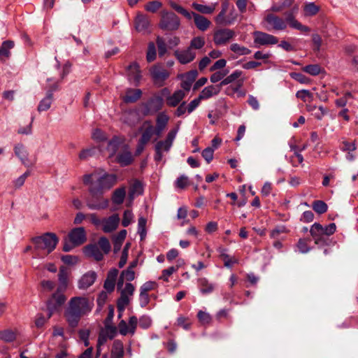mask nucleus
I'll list each match as a JSON object with an SVG mask.
<instances>
[{"mask_svg": "<svg viewBox=\"0 0 358 358\" xmlns=\"http://www.w3.org/2000/svg\"><path fill=\"white\" fill-rule=\"evenodd\" d=\"M127 73L128 80L131 83L135 86L139 85L142 75L138 63L133 62L130 64L127 68Z\"/></svg>", "mask_w": 358, "mask_h": 358, "instance_id": "nucleus-10", "label": "nucleus"}, {"mask_svg": "<svg viewBox=\"0 0 358 358\" xmlns=\"http://www.w3.org/2000/svg\"><path fill=\"white\" fill-rule=\"evenodd\" d=\"M123 355V343L120 341H115L111 350V358H122Z\"/></svg>", "mask_w": 358, "mask_h": 358, "instance_id": "nucleus-36", "label": "nucleus"}, {"mask_svg": "<svg viewBox=\"0 0 358 358\" xmlns=\"http://www.w3.org/2000/svg\"><path fill=\"white\" fill-rule=\"evenodd\" d=\"M85 255L94 259L96 261H101L103 258V253L100 250L96 244H90L84 248Z\"/></svg>", "mask_w": 358, "mask_h": 358, "instance_id": "nucleus-21", "label": "nucleus"}, {"mask_svg": "<svg viewBox=\"0 0 358 358\" xmlns=\"http://www.w3.org/2000/svg\"><path fill=\"white\" fill-rule=\"evenodd\" d=\"M147 220L143 217H140L138 220V234L140 236L141 240H143L147 234L146 231Z\"/></svg>", "mask_w": 358, "mask_h": 358, "instance_id": "nucleus-45", "label": "nucleus"}, {"mask_svg": "<svg viewBox=\"0 0 358 358\" xmlns=\"http://www.w3.org/2000/svg\"><path fill=\"white\" fill-rule=\"evenodd\" d=\"M313 209L318 214H323L327 212L328 206L326 203L322 200H316L312 203Z\"/></svg>", "mask_w": 358, "mask_h": 358, "instance_id": "nucleus-44", "label": "nucleus"}, {"mask_svg": "<svg viewBox=\"0 0 358 358\" xmlns=\"http://www.w3.org/2000/svg\"><path fill=\"white\" fill-rule=\"evenodd\" d=\"M254 37V43L259 45H274L278 42L277 37L265 32L255 31Z\"/></svg>", "mask_w": 358, "mask_h": 358, "instance_id": "nucleus-11", "label": "nucleus"}, {"mask_svg": "<svg viewBox=\"0 0 358 358\" xmlns=\"http://www.w3.org/2000/svg\"><path fill=\"white\" fill-rule=\"evenodd\" d=\"M162 4L159 1H152L148 2L145 6V9L147 11L151 12V13H155L157 10H159L162 7Z\"/></svg>", "mask_w": 358, "mask_h": 358, "instance_id": "nucleus-55", "label": "nucleus"}, {"mask_svg": "<svg viewBox=\"0 0 358 358\" xmlns=\"http://www.w3.org/2000/svg\"><path fill=\"white\" fill-rule=\"evenodd\" d=\"M134 218V215L132 212L129 210H127L124 212L123 214V218L122 220V224L123 227H128L131 223Z\"/></svg>", "mask_w": 358, "mask_h": 358, "instance_id": "nucleus-58", "label": "nucleus"}, {"mask_svg": "<svg viewBox=\"0 0 358 358\" xmlns=\"http://www.w3.org/2000/svg\"><path fill=\"white\" fill-rule=\"evenodd\" d=\"M302 71L311 76H316L324 71L319 64H310L302 68Z\"/></svg>", "mask_w": 358, "mask_h": 358, "instance_id": "nucleus-40", "label": "nucleus"}, {"mask_svg": "<svg viewBox=\"0 0 358 358\" xmlns=\"http://www.w3.org/2000/svg\"><path fill=\"white\" fill-rule=\"evenodd\" d=\"M214 148L208 147L202 151V157L207 162L210 163L213 159Z\"/></svg>", "mask_w": 358, "mask_h": 358, "instance_id": "nucleus-62", "label": "nucleus"}, {"mask_svg": "<svg viewBox=\"0 0 358 358\" xmlns=\"http://www.w3.org/2000/svg\"><path fill=\"white\" fill-rule=\"evenodd\" d=\"M197 282L200 292L202 294H208L213 292L215 285L210 282L206 278H199Z\"/></svg>", "mask_w": 358, "mask_h": 358, "instance_id": "nucleus-30", "label": "nucleus"}, {"mask_svg": "<svg viewBox=\"0 0 358 358\" xmlns=\"http://www.w3.org/2000/svg\"><path fill=\"white\" fill-rule=\"evenodd\" d=\"M192 18H194V24L196 27L202 31H204L208 29L210 25V21L208 20L206 17L201 15L198 13L192 12Z\"/></svg>", "mask_w": 358, "mask_h": 358, "instance_id": "nucleus-25", "label": "nucleus"}, {"mask_svg": "<svg viewBox=\"0 0 358 358\" xmlns=\"http://www.w3.org/2000/svg\"><path fill=\"white\" fill-rule=\"evenodd\" d=\"M236 36L234 31L229 29H220L215 31L213 41L217 45H222L227 43Z\"/></svg>", "mask_w": 358, "mask_h": 358, "instance_id": "nucleus-9", "label": "nucleus"}, {"mask_svg": "<svg viewBox=\"0 0 358 358\" xmlns=\"http://www.w3.org/2000/svg\"><path fill=\"white\" fill-rule=\"evenodd\" d=\"M134 278H135L134 271H131V268H127L125 270H123L121 272L120 275L117 282V289H120L123 287L124 281L131 282Z\"/></svg>", "mask_w": 358, "mask_h": 358, "instance_id": "nucleus-28", "label": "nucleus"}, {"mask_svg": "<svg viewBox=\"0 0 358 358\" xmlns=\"http://www.w3.org/2000/svg\"><path fill=\"white\" fill-rule=\"evenodd\" d=\"M201 100L199 96H198L187 105L185 102H182L178 108L177 112H192L199 106Z\"/></svg>", "mask_w": 358, "mask_h": 358, "instance_id": "nucleus-33", "label": "nucleus"}, {"mask_svg": "<svg viewBox=\"0 0 358 358\" xmlns=\"http://www.w3.org/2000/svg\"><path fill=\"white\" fill-rule=\"evenodd\" d=\"M127 116L124 118L126 124L133 127L135 126L139 121V113H126Z\"/></svg>", "mask_w": 358, "mask_h": 358, "instance_id": "nucleus-51", "label": "nucleus"}, {"mask_svg": "<svg viewBox=\"0 0 358 358\" xmlns=\"http://www.w3.org/2000/svg\"><path fill=\"white\" fill-rule=\"evenodd\" d=\"M152 324V320L148 315H143L139 319V326L142 329H146L149 328Z\"/></svg>", "mask_w": 358, "mask_h": 358, "instance_id": "nucleus-64", "label": "nucleus"}, {"mask_svg": "<svg viewBox=\"0 0 358 358\" xmlns=\"http://www.w3.org/2000/svg\"><path fill=\"white\" fill-rule=\"evenodd\" d=\"M14 42L10 40L2 43L0 46V61L4 62L10 58L11 55L10 50L14 48Z\"/></svg>", "mask_w": 358, "mask_h": 358, "instance_id": "nucleus-24", "label": "nucleus"}, {"mask_svg": "<svg viewBox=\"0 0 358 358\" xmlns=\"http://www.w3.org/2000/svg\"><path fill=\"white\" fill-rule=\"evenodd\" d=\"M180 25L179 17L171 11L162 10L159 27L164 31L177 30Z\"/></svg>", "mask_w": 358, "mask_h": 358, "instance_id": "nucleus-6", "label": "nucleus"}, {"mask_svg": "<svg viewBox=\"0 0 358 358\" xmlns=\"http://www.w3.org/2000/svg\"><path fill=\"white\" fill-rule=\"evenodd\" d=\"M178 131L179 126L177 125L168 133L165 140L159 141L155 144V155L154 158L156 162L162 161L163 158V152H169Z\"/></svg>", "mask_w": 358, "mask_h": 358, "instance_id": "nucleus-5", "label": "nucleus"}, {"mask_svg": "<svg viewBox=\"0 0 358 358\" xmlns=\"http://www.w3.org/2000/svg\"><path fill=\"white\" fill-rule=\"evenodd\" d=\"M92 308L93 303L85 297L75 296L71 298L65 311V317L69 325L71 327H76L81 317L90 313Z\"/></svg>", "mask_w": 358, "mask_h": 358, "instance_id": "nucleus-2", "label": "nucleus"}, {"mask_svg": "<svg viewBox=\"0 0 358 358\" xmlns=\"http://www.w3.org/2000/svg\"><path fill=\"white\" fill-rule=\"evenodd\" d=\"M121 289V295L126 296L128 298L134 294V292L135 291V287L130 282H127L125 284L124 287H123L120 289Z\"/></svg>", "mask_w": 358, "mask_h": 358, "instance_id": "nucleus-54", "label": "nucleus"}, {"mask_svg": "<svg viewBox=\"0 0 358 358\" xmlns=\"http://www.w3.org/2000/svg\"><path fill=\"white\" fill-rule=\"evenodd\" d=\"M186 92L182 90H178L171 96H167L166 104L169 106L176 107L185 98Z\"/></svg>", "mask_w": 358, "mask_h": 358, "instance_id": "nucleus-26", "label": "nucleus"}, {"mask_svg": "<svg viewBox=\"0 0 358 358\" xmlns=\"http://www.w3.org/2000/svg\"><path fill=\"white\" fill-rule=\"evenodd\" d=\"M143 186L139 180H134L130 187L129 196L131 199H133L136 196L140 195L143 193Z\"/></svg>", "mask_w": 358, "mask_h": 358, "instance_id": "nucleus-38", "label": "nucleus"}, {"mask_svg": "<svg viewBox=\"0 0 358 358\" xmlns=\"http://www.w3.org/2000/svg\"><path fill=\"white\" fill-rule=\"evenodd\" d=\"M156 58V48L153 43H150L148 45L146 59L148 62L154 61Z\"/></svg>", "mask_w": 358, "mask_h": 358, "instance_id": "nucleus-57", "label": "nucleus"}, {"mask_svg": "<svg viewBox=\"0 0 358 358\" xmlns=\"http://www.w3.org/2000/svg\"><path fill=\"white\" fill-rule=\"evenodd\" d=\"M83 183L88 187L90 195L103 194L117 182V176L113 173L93 172L83 176Z\"/></svg>", "mask_w": 358, "mask_h": 358, "instance_id": "nucleus-1", "label": "nucleus"}, {"mask_svg": "<svg viewBox=\"0 0 358 358\" xmlns=\"http://www.w3.org/2000/svg\"><path fill=\"white\" fill-rule=\"evenodd\" d=\"M150 26V22L148 16L138 14L135 19V28L137 31L141 33L150 32L149 27Z\"/></svg>", "mask_w": 358, "mask_h": 358, "instance_id": "nucleus-19", "label": "nucleus"}, {"mask_svg": "<svg viewBox=\"0 0 358 358\" xmlns=\"http://www.w3.org/2000/svg\"><path fill=\"white\" fill-rule=\"evenodd\" d=\"M96 148L92 146L85 149H83L80 152L78 157L80 160H87L90 157H93L96 153Z\"/></svg>", "mask_w": 358, "mask_h": 358, "instance_id": "nucleus-48", "label": "nucleus"}, {"mask_svg": "<svg viewBox=\"0 0 358 358\" xmlns=\"http://www.w3.org/2000/svg\"><path fill=\"white\" fill-rule=\"evenodd\" d=\"M169 117L165 115V113H160L156 120L157 124L155 127V135L157 136H160L164 130L166 129L168 122Z\"/></svg>", "mask_w": 358, "mask_h": 358, "instance_id": "nucleus-27", "label": "nucleus"}, {"mask_svg": "<svg viewBox=\"0 0 358 358\" xmlns=\"http://www.w3.org/2000/svg\"><path fill=\"white\" fill-rule=\"evenodd\" d=\"M56 66L57 69L59 71V78H50L47 79V81L53 82L52 86H56L57 88L59 82L62 80L67 74H69L70 71V65L68 63L65 64L62 71H60V64L59 63H57Z\"/></svg>", "mask_w": 358, "mask_h": 358, "instance_id": "nucleus-31", "label": "nucleus"}, {"mask_svg": "<svg viewBox=\"0 0 358 358\" xmlns=\"http://www.w3.org/2000/svg\"><path fill=\"white\" fill-rule=\"evenodd\" d=\"M133 160L131 154L129 151L124 152L117 156V161L121 166H124L130 164Z\"/></svg>", "mask_w": 358, "mask_h": 358, "instance_id": "nucleus-41", "label": "nucleus"}, {"mask_svg": "<svg viewBox=\"0 0 358 358\" xmlns=\"http://www.w3.org/2000/svg\"><path fill=\"white\" fill-rule=\"evenodd\" d=\"M157 45L158 48V54L159 57H162L166 52V44L164 40L161 37H157Z\"/></svg>", "mask_w": 358, "mask_h": 358, "instance_id": "nucleus-59", "label": "nucleus"}, {"mask_svg": "<svg viewBox=\"0 0 358 358\" xmlns=\"http://www.w3.org/2000/svg\"><path fill=\"white\" fill-rule=\"evenodd\" d=\"M59 287V290H65L68 285V273L64 267H61L58 275Z\"/></svg>", "mask_w": 358, "mask_h": 358, "instance_id": "nucleus-39", "label": "nucleus"}, {"mask_svg": "<svg viewBox=\"0 0 358 358\" xmlns=\"http://www.w3.org/2000/svg\"><path fill=\"white\" fill-rule=\"evenodd\" d=\"M294 0H282L278 3H273L271 7V10L273 13H280L285 8L292 6Z\"/></svg>", "mask_w": 358, "mask_h": 358, "instance_id": "nucleus-34", "label": "nucleus"}, {"mask_svg": "<svg viewBox=\"0 0 358 358\" xmlns=\"http://www.w3.org/2000/svg\"><path fill=\"white\" fill-rule=\"evenodd\" d=\"M0 338L6 342H11L15 340V335L10 330H4L0 331Z\"/></svg>", "mask_w": 358, "mask_h": 358, "instance_id": "nucleus-56", "label": "nucleus"}, {"mask_svg": "<svg viewBox=\"0 0 358 358\" xmlns=\"http://www.w3.org/2000/svg\"><path fill=\"white\" fill-rule=\"evenodd\" d=\"M303 10L306 16H313L319 12L320 7L314 3H308L305 4Z\"/></svg>", "mask_w": 358, "mask_h": 358, "instance_id": "nucleus-47", "label": "nucleus"}, {"mask_svg": "<svg viewBox=\"0 0 358 358\" xmlns=\"http://www.w3.org/2000/svg\"><path fill=\"white\" fill-rule=\"evenodd\" d=\"M50 90L48 92L46 96L42 99L38 106L39 112L47 110L50 108L52 101V92L56 90V86L53 87L50 84Z\"/></svg>", "mask_w": 358, "mask_h": 358, "instance_id": "nucleus-29", "label": "nucleus"}, {"mask_svg": "<svg viewBox=\"0 0 358 358\" xmlns=\"http://www.w3.org/2000/svg\"><path fill=\"white\" fill-rule=\"evenodd\" d=\"M99 248L100 247L104 254H108L110 250V244L107 238L101 237L98 241Z\"/></svg>", "mask_w": 358, "mask_h": 358, "instance_id": "nucleus-53", "label": "nucleus"}, {"mask_svg": "<svg viewBox=\"0 0 358 358\" xmlns=\"http://www.w3.org/2000/svg\"><path fill=\"white\" fill-rule=\"evenodd\" d=\"M121 142V139L117 136H114L108 141L106 149L110 157L113 156L116 153Z\"/></svg>", "mask_w": 358, "mask_h": 358, "instance_id": "nucleus-37", "label": "nucleus"}, {"mask_svg": "<svg viewBox=\"0 0 358 358\" xmlns=\"http://www.w3.org/2000/svg\"><path fill=\"white\" fill-rule=\"evenodd\" d=\"M323 226L319 223H314L310 229V233L315 244L324 245L327 243V238L322 235Z\"/></svg>", "mask_w": 358, "mask_h": 358, "instance_id": "nucleus-15", "label": "nucleus"}, {"mask_svg": "<svg viewBox=\"0 0 358 358\" xmlns=\"http://www.w3.org/2000/svg\"><path fill=\"white\" fill-rule=\"evenodd\" d=\"M230 50L238 56L246 55L251 52L250 49L238 43H232L230 45Z\"/></svg>", "mask_w": 358, "mask_h": 358, "instance_id": "nucleus-43", "label": "nucleus"}, {"mask_svg": "<svg viewBox=\"0 0 358 358\" xmlns=\"http://www.w3.org/2000/svg\"><path fill=\"white\" fill-rule=\"evenodd\" d=\"M108 204L109 200L103 197V194L90 195L86 200V205L90 210H103L108 208Z\"/></svg>", "mask_w": 358, "mask_h": 358, "instance_id": "nucleus-8", "label": "nucleus"}, {"mask_svg": "<svg viewBox=\"0 0 358 358\" xmlns=\"http://www.w3.org/2000/svg\"><path fill=\"white\" fill-rule=\"evenodd\" d=\"M242 73H243L241 71H239V70L234 71L231 74H230L229 76L224 78L221 81V83L219 84L220 87H221L222 86L227 85L229 83H231L232 82H234V80L238 79L242 75Z\"/></svg>", "mask_w": 358, "mask_h": 358, "instance_id": "nucleus-46", "label": "nucleus"}, {"mask_svg": "<svg viewBox=\"0 0 358 358\" xmlns=\"http://www.w3.org/2000/svg\"><path fill=\"white\" fill-rule=\"evenodd\" d=\"M265 22L271 29L276 31H283L287 28V24L292 29L303 31L309 32L310 28L299 22L294 14V10L287 12L285 18L283 19L273 13L267 14L264 17Z\"/></svg>", "mask_w": 358, "mask_h": 358, "instance_id": "nucleus-3", "label": "nucleus"}, {"mask_svg": "<svg viewBox=\"0 0 358 358\" xmlns=\"http://www.w3.org/2000/svg\"><path fill=\"white\" fill-rule=\"evenodd\" d=\"M126 196V189L124 187L116 189L112 195L113 203L116 205L122 204Z\"/></svg>", "mask_w": 358, "mask_h": 358, "instance_id": "nucleus-35", "label": "nucleus"}, {"mask_svg": "<svg viewBox=\"0 0 358 358\" xmlns=\"http://www.w3.org/2000/svg\"><path fill=\"white\" fill-rule=\"evenodd\" d=\"M198 76L196 70H192L183 75L180 76L182 80L181 87L185 92H187L190 90L192 83L195 81Z\"/></svg>", "mask_w": 358, "mask_h": 358, "instance_id": "nucleus-17", "label": "nucleus"}, {"mask_svg": "<svg viewBox=\"0 0 358 358\" xmlns=\"http://www.w3.org/2000/svg\"><path fill=\"white\" fill-rule=\"evenodd\" d=\"M150 74L154 82L162 85L165 80L169 77V71L161 66H155L150 69Z\"/></svg>", "mask_w": 358, "mask_h": 358, "instance_id": "nucleus-13", "label": "nucleus"}, {"mask_svg": "<svg viewBox=\"0 0 358 358\" xmlns=\"http://www.w3.org/2000/svg\"><path fill=\"white\" fill-rule=\"evenodd\" d=\"M58 241L57 236L53 233H45L41 236L32 238L35 250H44L46 254H49L55 250Z\"/></svg>", "mask_w": 358, "mask_h": 358, "instance_id": "nucleus-4", "label": "nucleus"}, {"mask_svg": "<svg viewBox=\"0 0 358 358\" xmlns=\"http://www.w3.org/2000/svg\"><path fill=\"white\" fill-rule=\"evenodd\" d=\"M69 238L74 246L82 245L87 239L85 229L83 227L73 229L69 234Z\"/></svg>", "mask_w": 358, "mask_h": 358, "instance_id": "nucleus-12", "label": "nucleus"}, {"mask_svg": "<svg viewBox=\"0 0 358 358\" xmlns=\"http://www.w3.org/2000/svg\"><path fill=\"white\" fill-rule=\"evenodd\" d=\"M177 59L182 64H186L194 59L196 57V52L188 47L186 50H177L174 53Z\"/></svg>", "mask_w": 358, "mask_h": 358, "instance_id": "nucleus-14", "label": "nucleus"}, {"mask_svg": "<svg viewBox=\"0 0 358 358\" xmlns=\"http://www.w3.org/2000/svg\"><path fill=\"white\" fill-rule=\"evenodd\" d=\"M143 92L141 89L127 88L124 94L121 95V98L125 103H136L142 96Z\"/></svg>", "mask_w": 358, "mask_h": 358, "instance_id": "nucleus-16", "label": "nucleus"}, {"mask_svg": "<svg viewBox=\"0 0 358 358\" xmlns=\"http://www.w3.org/2000/svg\"><path fill=\"white\" fill-rule=\"evenodd\" d=\"M15 155L20 159L21 162L26 166L31 165L28 158V152L27 149L22 144H17L14 148Z\"/></svg>", "mask_w": 358, "mask_h": 358, "instance_id": "nucleus-23", "label": "nucleus"}, {"mask_svg": "<svg viewBox=\"0 0 358 358\" xmlns=\"http://www.w3.org/2000/svg\"><path fill=\"white\" fill-rule=\"evenodd\" d=\"M139 130L142 131V134L138 141L135 153L136 155L141 154L146 144L150 141L152 136L154 134L155 135V127L150 121L144 122Z\"/></svg>", "mask_w": 358, "mask_h": 358, "instance_id": "nucleus-7", "label": "nucleus"}, {"mask_svg": "<svg viewBox=\"0 0 358 358\" xmlns=\"http://www.w3.org/2000/svg\"><path fill=\"white\" fill-rule=\"evenodd\" d=\"M58 291L59 290L58 289ZM50 299L52 300L54 302H56L57 306H61L65 303L66 298L63 294L57 292L52 295Z\"/></svg>", "mask_w": 358, "mask_h": 358, "instance_id": "nucleus-60", "label": "nucleus"}, {"mask_svg": "<svg viewBox=\"0 0 358 358\" xmlns=\"http://www.w3.org/2000/svg\"><path fill=\"white\" fill-rule=\"evenodd\" d=\"M129 303V298L126 296L120 295V297L118 299L117 302V310L119 312L118 317H120L122 315V313L124 310L126 306Z\"/></svg>", "mask_w": 358, "mask_h": 358, "instance_id": "nucleus-49", "label": "nucleus"}, {"mask_svg": "<svg viewBox=\"0 0 358 358\" xmlns=\"http://www.w3.org/2000/svg\"><path fill=\"white\" fill-rule=\"evenodd\" d=\"M97 278L96 273L90 271L83 274L78 280V287L80 289H86L92 286Z\"/></svg>", "mask_w": 358, "mask_h": 358, "instance_id": "nucleus-18", "label": "nucleus"}, {"mask_svg": "<svg viewBox=\"0 0 358 358\" xmlns=\"http://www.w3.org/2000/svg\"><path fill=\"white\" fill-rule=\"evenodd\" d=\"M120 222V217L117 214H114L108 218L102 220V229L106 233H110L115 231Z\"/></svg>", "mask_w": 358, "mask_h": 358, "instance_id": "nucleus-20", "label": "nucleus"}, {"mask_svg": "<svg viewBox=\"0 0 358 358\" xmlns=\"http://www.w3.org/2000/svg\"><path fill=\"white\" fill-rule=\"evenodd\" d=\"M204 45H205L204 38L201 36H197V37H194L192 39L189 47L192 50H193V49L199 50V49L202 48Z\"/></svg>", "mask_w": 358, "mask_h": 358, "instance_id": "nucleus-52", "label": "nucleus"}, {"mask_svg": "<svg viewBox=\"0 0 358 358\" xmlns=\"http://www.w3.org/2000/svg\"><path fill=\"white\" fill-rule=\"evenodd\" d=\"M220 87L219 85H209L206 87L199 94V99H207L213 95L217 94L220 91Z\"/></svg>", "mask_w": 358, "mask_h": 358, "instance_id": "nucleus-32", "label": "nucleus"}, {"mask_svg": "<svg viewBox=\"0 0 358 358\" xmlns=\"http://www.w3.org/2000/svg\"><path fill=\"white\" fill-rule=\"evenodd\" d=\"M199 320L203 324H208L211 321L210 315L203 310H199L197 314Z\"/></svg>", "mask_w": 358, "mask_h": 358, "instance_id": "nucleus-63", "label": "nucleus"}, {"mask_svg": "<svg viewBox=\"0 0 358 358\" xmlns=\"http://www.w3.org/2000/svg\"><path fill=\"white\" fill-rule=\"evenodd\" d=\"M290 76L293 79L302 84H308L310 82V78L300 73H292Z\"/></svg>", "mask_w": 358, "mask_h": 358, "instance_id": "nucleus-61", "label": "nucleus"}, {"mask_svg": "<svg viewBox=\"0 0 358 358\" xmlns=\"http://www.w3.org/2000/svg\"><path fill=\"white\" fill-rule=\"evenodd\" d=\"M164 104V99L159 95L151 97L145 104L146 112H157Z\"/></svg>", "mask_w": 358, "mask_h": 358, "instance_id": "nucleus-22", "label": "nucleus"}, {"mask_svg": "<svg viewBox=\"0 0 358 358\" xmlns=\"http://www.w3.org/2000/svg\"><path fill=\"white\" fill-rule=\"evenodd\" d=\"M227 11L221 9L219 14L215 17V21L217 24L219 25H229L234 22V18H232L230 20H227V17L225 16L227 14Z\"/></svg>", "mask_w": 358, "mask_h": 358, "instance_id": "nucleus-42", "label": "nucleus"}, {"mask_svg": "<svg viewBox=\"0 0 358 358\" xmlns=\"http://www.w3.org/2000/svg\"><path fill=\"white\" fill-rule=\"evenodd\" d=\"M192 7L197 11L203 14H211L215 10V6H209L197 3H194Z\"/></svg>", "mask_w": 358, "mask_h": 358, "instance_id": "nucleus-50", "label": "nucleus"}]
</instances>
